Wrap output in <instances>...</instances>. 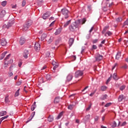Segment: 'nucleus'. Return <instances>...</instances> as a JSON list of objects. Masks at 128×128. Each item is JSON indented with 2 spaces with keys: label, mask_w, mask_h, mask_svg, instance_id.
Here are the masks:
<instances>
[{
  "label": "nucleus",
  "mask_w": 128,
  "mask_h": 128,
  "mask_svg": "<svg viewBox=\"0 0 128 128\" xmlns=\"http://www.w3.org/2000/svg\"><path fill=\"white\" fill-rule=\"evenodd\" d=\"M80 26V20L78 19L73 22L70 26H69V30L70 32H74L76 28H79Z\"/></svg>",
  "instance_id": "f257e3e1"
},
{
  "label": "nucleus",
  "mask_w": 128,
  "mask_h": 128,
  "mask_svg": "<svg viewBox=\"0 0 128 128\" xmlns=\"http://www.w3.org/2000/svg\"><path fill=\"white\" fill-rule=\"evenodd\" d=\"M32 24V20H28L26 22V23L23 26V30L24 32H26V30H28V28H30V26Z\"/></svg>",
  "instance_id": "f03ea898"
},
{
  "label": "nucleus",
  "mask_w": 128,
  "mask_h": 128,
  "mask_svg": "<svg viewBox=\"0 0 128 128\" xmlns=\"http://www.w3.org/2000/svg\"><path fill=\"white\" fill-rule=\"evenodd\" d=\"M14 24V19L13 18L11 20H10L9 22H8L7 24H4L2 26V28L8 29L10 28H12V24Z\"/></svg>",
  "instance_id": "7ed1b4c3"
},
{
  "label": "nucleus",
  "mask_w": 128,
  "mask_h": 128,
  "mask_svg": "<svg viewBox=\"0 0 128 128\" xmlns=\"http://www.w3.org/2000/svg\"><path fill=\"white\" fill-rule=\"evenodd\" d=\"M61 12L62 14V15L64 16V18L66 20V18H68V10L66 8H63L62 9Z\"/></svg>",
  "instance_id": "20e7f679"
},
{
  "label": "nucleus",
  "mask_w": 128,
  "mask_h": 128,
  "mask_svg": "<svg viewBox=\"0 0 128 128\" xmlns=\"http://www.w3.org/2000/svg\"><path fill=\"white\" fill-rule=\"evenodd\" d=\"M50 16V12L48 11L44 13L42 16L43 20H46V18H48Z\"/></svg>",
  "instance_id": "39448f33"
},
{
  "label": "nucleus",
  "mask_w": 128,
  "mask_h": 128,
  "mask_svg": "<svg viewBox=\"0 0 128 128\" xmlns=\"http://www.w3.org/2000/svg\"><path fill=\"white\" fill-rule=\"evenodd\" d=\"M34 48L36 52H38L40 50V44L38 43H36L34 44Z\"/></svg>",
  "instance_id": "423d86ee"
},
{
  "label": "nucleus",
  "mask_w": 128,
  "mask_h": 128,
  "mask_svg": "<svg viewBox=\"0 0 128 128\" xmlns=\"http://www.w3.org/2000/svg\"><path fill=\"white\" fill-rule=\"evenodd\" d=\"M0 40V44L2 46H6V44H8V42H6V39L2 38Z\"/></svg>",
  "instance_id": "0eeeda50"
},
{
  "label": "nucleus",
  "mask_w": 128,
  "mask_h": 128,
  "mask_svg": "<svg viewBox=\"0 0 128 128\" xmlns=\"http://www.w3.org/2000/svg\"><path fill=\"white\" fill-rule=\"evenodd\" d=\"M103 58V56L102 55H100L99 54H98L96 59V60L97 62H100L101 61Z\"/></svg>",
  "instance_id": "6e6552de"
},
{
  "label": "nucleus",
  "mask_w": 128,
  "mask_h": 128,
  "mask_svg": "<svg viewBox=\"0 0 128 128\" xmlns=\"http://www.w3.org/2000/svg\"><path fill=\"white\" fill-rule=\"evenodd\" d=\"M74 42V38H70L69 39L68 44H69L70 48V46H72Z\"/></svg>",
  "instance_id": "1a4fd4ad"
},
{
  "label": "nucleus",
  "mask_w": 128,
  "mask_h": 128,
  "mask_svg": "<svg viewBox=\"0 0 128 128\" xmlns=\"http://www.w3.org/2000/svg\"><path fill=\"white\" fill-rule=\"evenodd\" d=\"M28 50H25L23 54V56L24 58H28Z\"/></svg>",
  "instance_id": "9d476101"
},
{
  "label": "nucleus",
  "mask_w": 128,
  "mask_h": 128,
  "mask_svg": "<svg viewBox=\"0 0 128 128\" xmlns=\"http://www.w3.org/2000/svg\"><path fill=\"white\" fill-rule=\"evenodd\" d=\"M26 42V38L24 37H21L20 40V44L21 46H22Z\"/></svg>",
  "instance_id": "9b49d317"
},
{
  "label": "nucleus",
  "mask_w": 128,
  "mask_h": 128,
  "mask_svg": "<svg viewBox=\"0 0 128 128\" xmlns=\"http://www.w3.org/2000/svg\"><path fill=\"white\" fill-rule=\"evenodd\" d=\"M6 10H2L0 13V18H3L4 17V16H6Z\"/></svg>",
  "instance_id": "f8f14e48"
},
{
  "label": "nucleus",
  "mask_w": 128,
  "mask_h": 128,
  "mask_svg": "<svg viewBox=\"0 0 128 128\" xmlns=\"http://www.w3.org/2000/svg\"><path fill=\"white\" fill-rule=\"evenodd\" d=\"M8 54V51H6L3 53L2 54L0 58V60H4V57L6 56V54Z\"/></svg>",
  "instance_id": "ddd939ff"
},
{
  "label": "nucleus",
  "mask_w": 128,
  "mask_h": 128,
  "mask_svg": "<svg viewBox=\"0 0 128 128\" xmlns=\"http://www.w3.org/2000/svg\"><path fill=\"white\" fill-rule=\"evenodd\" d=\"M54 104H58L60 102V97L57 96L55 98L54 101Z\"/></svg>",
  "instance_id": "4468645a"
},
{
  "label": "nucleus",
  "mask_w": 128,
  "mask_h": 128,
  "mask_svg": "<svg viewBox=\"0 0 128 128\" xmlns=\"http://www.w3.org/2000/svg\"><path fill=\"white\" fill-rule=\"evenodd\" d=\"M67 82H70L72 80V74H68L67 76Z\"/></svg>",
  "instance_id": "2eb2a0df"
},
{
  "label": "nucleus",
  "mask_w": 128,
  "mask_h": 128,
  "mask_svg": "<svg viewBox=\"0 0 128 128\" xmlns=\"http://www.w3.org/2000/svg\"><path fill=\"white\" fill-rule=\"evenodd\" d=\"M80 76V70H78L75 73V78H78Z\"/></svg>",
  "instance_id": "dca6fc26"
},
{
  "label": "nucleus",
  "mask_w": 128,
  "mask_h": 128,
  "mask_svg": "<svg viewBox=\"0 0 128 128\" xmlns=\"http://www.w3.org/2000/svg\"><path fill=\"white\" fill-rule=\"evenodd\" d=\"M12 62H14V60H12V59H10V60L8 61L7 63L4 62V66H8V64H12Z\"/></svg>",
  "instance_id": "f3484780"
},
{
  "label": "nucleus",
  "mask_w": 128,
  "mask_h": 128,
  "mask_svg": "<svg viewBox=\"0 0 128 128\" xmlns=\"http://www.w3.org/2000/svg\"><path fill=\"white\" fill-rule=\"evenodd\" d=\"M61 32H62L61 28H58V30H56L54 34H55L56 36H58V34H60Z\"/></svg>",
  "instance_id": "a211bd4d"
},
{
  "label": "nucleus",
  "mask_w": 128,
  "mask_h": 128,
  "mask_svg": "<svg viewBox=\"0 0 128 128\" xmlns=\"http://www.w3.org/2000/svg\"><path fill=\"white\" fill-rule=\"evenodd\" d=\"M48 118L49 122H52L54 120V116L50 115L49 116Z\"/></svg>",
  "instance_id": "6ab92c4d"
},
{
  "label": "nucleus",
  "mask_w": 128,
  "mask_h": 128,
  "mask_svg": "<svg viewBox=\"0 0 128 128\" xmlns=\"http://www.w3.org/2000/svg\"><path fill=\"white\" fill-rule=\"evenodd\" d=\"M54 40V38L50 36L49 40L48 41V44H52V42Z\"/></svg>",
  "instance_id": "aec40b11"
},
{
  "label": "nucleus",
  "mask_w": 128,
  "mask_h": 128,
  "mask_svg": "<svg viewBox=\"0 0 128 128\" xmlns=\"http://www.w3.org/2000/svg\"><path fill=\"white\" fill-rule=\"evenodd\" d=\"M72 22V20H69L68 21H67L64 24V28H66V26H68V24H70V22Z\"/></svg>",
  "instance_id": "412c9836"
},
{
  "label": "nucleus",
  "mask_w": 128,
  "mask_h": 128,
  "mask_svg": "<svg viewBox=\"0 0 128 128\" xmlns=\"http://www.w3.org/2000/svg\"><path fill=\"white\" fill-rule=\"evenodd\" d=\"M46 34H42L41 38H40V40H44V39L46 38Z\"/></svg>",
  "instance_id": "4be33fe9"
},
{
  "label": "nucleus",
  "mask_w": 128,
  "mask_h": 128,
  "mask_svg": "<svg viewBox=\"0 0 128 128\" xmlns=\"http://www.w3.org/2000/svg\"><path fill=\"white\" fill-rule=\"evenodd\" d=\"M16 68V64H11L9 68L10 72H12V68Z\"/></svg>",
  "instance_id": "5701e85b"
},
{
  "label": "nucleus",
  "mask_w": 128,
  "mask_h": 128,
  "mask_svg": "<svg viewBox=\"0 0 128 128\" xmlns=\"http://www.w3.org/2000/svg\"><path fill=\"white\" fill-rule=\"evenodd\" d=\"M90 114H88L87 116H86L84 118V120H85V121H86V120H88L90 118Z\"/></svg>",
  "instance_id": "b1692460"
},
{
  "label": "nucleus",
  "mask_w": 128,
  "mask_h": 128,
  "mask_svg": "<svg viewBox=\"0 0 128 128\" xmlns=\"http://www.w3.org/2000/svg\"><path fill=\"white\" fill-rule=\"evenodd\" d=\"M123 99H124V95L123 94L120 95L118 98V100L120 102H122Z\"/></svg>",
  "instance_id": "393cba45"
},
{
  "label": "nucleus",
  "mask_w": 128,
  "mask_h": 128,
  "mask_svg": "<svg viewBox=\"0 0 128 128\" xmlns=\"http://www.w3.org/2000/svg\"><path fill=\"white\" fill-rule=\"evenodd\" d=\"M108 98V95L107 94H104L102 96V98H100L101 100H106Z\"/></svg>",
  "instance_id": "a878e982"
},
{
  "label": "nucleus",
  "mask_w": 128,
  "mask_h": 128,
  "mask_svg": "<svg viewBox=\"0 0 128 128\" xmlns=\"http://www.w3.org/2000/svg\"><path fill=\"white\" fill-rule=\"evenodd\" d=\"M108 88L106 86H102L100 88V90L102 92L106 91L107 90Z\"/></svg>",
  "instance_id": "bb28decb"
},
{
  "label": "nucleus",
  "mask_w": 128,
  "mask_h": 128,
  "mask_svg": "<svg viewBox=\"0 0 128 128\" xmlns=\"http://www.w3.org/2000/svg\"><path fill=\"white\" fill-rule=\"evenodd\" d=\"M36 2L38 4V6H40L42 4V2H44V0H38Z\"/></svg>",
  "instance_id": "cd10ccee"
},
{
  "label": "nucleus",
  "mask_w": 128,
  "mask_h": 128,
  "mask_svg": "<svg viewBox=\"0 0 128 128\" xmlns=\"http://www.w3.org/2000/svg\"><path fill=\"white\" fill-rule=\"evenodd\" d=\"M6 111H2L0 112V116H6Z\"/></svg>",
  "instance_id": "c85d7f7f"
},
{
  "label": "nucleus",
  "mask_w": 128,
  "mask_h": 128,
  "mask_svg": "<svg viewBox=\"0 0 128 128\" xmlns=\"http://www.w3.org/2000/svg\"><path fill=\"white\" fill-rule=\"evenodd\" d=\"M126 122H123L122 124H121V122H118V126H125L126 124Z\"/></svg>",
  "instance_id": "c756f323"
},
{
  "label": "nucleus",
  "mask_w": 128,
  "mask_h": 128,
  "mask_svg": "<svg viewBox=\"0 0 128 128\" xmlns=\"http://www.w3.org/2000/svg\"><path fill=\"white\" fill-rule=\"evenodd\" d=\"M120 56H121L120 52H118L116 55V60H118Z\"/></svg>",
  "instance_id": "7c9ffc66"
},
{
  "label": "nucleus",
  "mask_w": 128,
  "mask_h": 128,
  "mask_svg": "<svg viewBox=\"0 0 128 128\" xmlns=\"http://www.w3.org/2000/svg\"><path fill=\"white\" fill-rule=\"evenodd\" d=\"M112 127V128H115L116 127V122L115 121H114L112 124H111Z\"/></svg>",
  "instance_id": "2f4dec72"
},
{
  "label": "nucleus",
  "mask_w": 128,
  "mask_h": 128,
  "mask_svg": "<svg viewBox=\"0 0 128 128\" xmlns=\"http://www.w3.org/2000/svg\"><path fill=\"white\" fill-rule=\"evenodd\" d=\"M20 88L18 90L15 92L14 96H20Z\"/></svg>",
  "instance_id": "473e14b6"
},
{
  "label": "nucleus",
  "mask_w": 128,
  "mask_h": 128,
  "mask_svg": "<svg viewBox=\"0 0 128 128\" xmlns=\"http://www.w3.org/2000/svg\"><path fill=\"white\" fill-rule=\"evenodd\" d=\"M108 28V26H105L104 28V30H103L102 31V34H104L107 30Z\"/></svg>",
  "instance_id": "72a5a7b5"
},
{
  "label": "nucleus",
  "mask_w": 128,
  "mask_h": 128,
  "mask_svg": "<svg viewBox=\"0 0 128 128\" xmlns=\"http://www.w3.org/2000/svg\"><path fill=\"white\" fill-rule=\"evenodd\" d=\"M112 35V33L110 32V31H108V32H106V33L104 36H110Z\"/></svg>",
  "instance_id": "f704fd0d"
},
{
  "label": "nucleus",
  "mask_w": 128,
  "mask_h": 128,
  "mask_svg": "<svg viewBox=\"0 0 128 128\" xmlns=\"http://www.w3.org/2000/svg\"><path fill=\"white\" fill-rule=\"evenodd\" d=\"M62 116V112H60L56 118V120H60V118Z\"/></svg>",
  "instance_id": "c9c22d12"
},
{
  "label": "nucleus",
  "mask_w": 128,
  "mask_h": 128,
  "mask_svg": "<svg viewBox=\"0 0 128 128\" xmlns=\"http://www.w3.org/2000/svg\"><path fill=\"white\" fill-rule=\"evenodd\" d=\"M122 18L120 17V18H116V22H121L122 21Z\"/></svg>",
  "instance_id": "e433bc0d"
},
{
  "label": "nucleus",
  "mask_w": 128,
  "mask_h": 128,
  "mask_svg": "<svg viewBox=\"0 0 128 128\" xmlns=\"http://www.w3.org/2000/svg\"><path fill=\"white\" fill-rule=\"evenodd\" d=\"M7 2H8L6 1H3L2 2L1 4L2 6H6Z\"/></svg>",
  "instance_id": "4c0bfd02"
},
{
  "label": "nucleus",
  "mask_w": 128,
  "mask_h": 128,
  "mask_svg": "<svg viewBox=\"0 0 128 128\" xmlns=\"http://www.w3.org/2000/svg\"><path fill=\"white\" fill-rule=\"evenodd\" d=\"M68 110H72V108H74V105L73 104H70L68 106Z\"/></svg>",
  "instance_id": "58836bf2"
},
{
  "label": "nucleus",
  "mask_w": 128,
  "mask_h": 128,
  "mask_svg": "<svg viewBox=\"0 0 128 128\" xmlns=\"http://www.w3.org/2000/svg\"><path fill=\"white\" fill-rule=\"evenodd\" d=\"M46 78L48 80H52V78H50V74L46 75Z\"/></svg>",
  "instance_id": "ea45409f"
},
{
  "label": "nucleus",
  "mask_w": 128,
  "mask_h": 128,
  "mask_svg": "<svg viewBox=\"0 0 128 128\" xmlns=\"http://www.w3.org/2000/svg\"><path fill=\"white\" fill-rule=\"evenodd\" d=\"M125 88H126V86L124 85H123L120 87V90L121 91H122L125 89Z\"/></svg>",
  "instance_id": "a19ab883"
},
{
  "label": "nucleus",
  "mask_w": 128,
  "mask_h": 128,
  "mask_svg": "<svg viewBox=\"0 0 128 128\" xmlns=\"http://www.w3.org/2000/svg\"><path fill=\"white\" fill-rule=\"evenodd\" d=\"M52 64L53 66H58V63H56V62L54 60L52 61Z\"/></svg>",
  "instance_id": "79ce46f5"
},
{
  "label": "nucleus",
  "mask_w": 128,
  "mask_h": 128,
  "mask_svg": "<svg viewBox=\"0 0 128 128\" xmlns=\"http://www.w3.org/2000/svg\"><path fill=\"white\" fill-rule=\"evenodd\" d=\"M36 106H34V105L32 106L31 110H32V112H34V110L36 109Z\"/></svg>",
  "instance_id": "37998d69"
},
{
  "label": "nucleus",
  "mask_w": 128,
  "mask_h": 128,
  "mask_svg": "<svg viewBox=\"0 0 128 128\" xmlns=\"http://www.w3.org/2000/svg\"><path fill=\"white\" fill-rule=\"evenodd\" d=\"M112 78H113L114 80H117L118 78H116V74H114V75H113Z\"/></svg>",
  "instance_id": "c03bdc74"
},
{
  "label": "nucleus",
  "mask_w": 128,
  "mask_h": 128,
  "mask_svg": "<svg viewBox=\"0 0 128 128\" xmlns=\"http://www.w3.org/2000/svg\"><path fill=\"white\" fill-rule=\"evenodd\" d=\"M111 105L112 103H107L106 104V105H104V106L108 108V106H110Z\"/></svg>",
  "instance_id": "a18cd8bd"
},
{
  "label": "nucleus",
  "mask_w": 128,
  "mask_h": 128,
  "mask_svg": "<svg viewBox=\"0 0 128 128\" xmlns=\"http://www.w3.org/2000/svg\"><path fill=\"white\" fill-rule=\"evenodd\" d=\"M60 39H58L57 40H56V42H55V44L56 46H58V44L60 43Z\"/></svg>",
  "instance_id": "49530a36"
},
{
  "label": "nucleus",
  "mask_w": 128,
  "mask_h": 128,
  "mask_svg": "<svg viewBox=\"0 0 128 128\" xmlns=\"http://www.w3.org/2000/svg\"><path fill=\"white\" fill-rule=\"evenodd\" d=\"M10 58V54H8L6 58H4V60H8Z\"/></svg>",
  "instance_id": "de8ad7c7"
},
{
  "label": "nucleus",
  "mask_w": 128,
  "mask_h": 128,
  "mask_svg": "<svg viewBox=\"0 0 128 128\" xmlns=\"http://www.w3.org/2000/svg\"><path fill=\"white\" fill-rule=\"evenodd\" d=\"M10 102L8 101V96H6L5 98V102Z\"/></svg>",
  "instance_id": "09e8293b"
},
{
  "label": "nucleus",
  "mask_w": 128,
  "mask_h": 128,
  "mask_svg": "<svg viewBox=\"0 0 128 128\" xmlns=\"http://www.w3.org/2000/svg\"><path fill=\"white\" fill-rule=\"evenodd\" d=\"M32 120V117H30L28 118V120L26 122V124H28V122H30V120Z\"/></svg>",
  "instance_id": "8fccbe9b"
},
{
  "label": "nucleus",
  "mask_w": 128,
  "mask_h": 128,
  "mask_svg": "<svg viewBox=\"0 0 128 128\" xmlns=\"http://www.w3.org/2000/svg\"><path fill=\"white\" fill-rule=\"evenodd\" d=\"M122 68H123V69H126L128 68V66L126 64H124V66H122V67H121Z\"/></svg>",
  "instance_id": "3c124183"
},
{
  "label": "nucleus",
  "mask_w": 128,
  "mask_h": 128,
  "mask_svg": "<svg viewBox=\"0 0 128 128\" xmlns=\"http://www.w3.org/2000/svg\"><path fill=\"white\" fill-rule=\"evenodd\" d=\"M36 114V112H34L32 113L30 117L32 118H34V115Z\"/></svg>",
  "instance_id": "603ef678"
},
{
  "label": "nucleus",
  "mask_w": 128,
  "mask_h": 128,
  "mask_svg": "<svg viewBox=\"0 0 128 128\" xmlns=\"http://www.w3.org/2000/svg\"><path fill=\"white\" fill-rule=\"evenodd\" d=\"M96 91V90H94V92H92V93L90 94V96L91 97L93 96L95 94Z\"/></svg>",
  "instance_id": "864d4df0"
},
{
  "label": "nucleus",
  "mask_w": 128,
  "mask_h": 128,
  "mask_svg": "<svg viewBox=\"0 0 128 128\" xmlns=\"http://www.w3.org/2000/svg\"><path fill=\"white\" fill-rule=\"evenodd\" d=\"M26 0H24L22 2V6H26Z\"/></svg>",
  "instance_id": "5fc2aeb1"
},
{
  "label": "nucleus",
  "mask_w": 128,
  "mask_h": 128,
  "mask_svg": "<svg viewBox=\"0 0 128 128\" xmlns=\"http://www.w3.org/2000/svg\"><path fill=\"white\" fill-rule=\"evenodd\" d=\"M8 118V115H7L6 116H4V117H2L1 118V119L2 120H6V118Z\"/></svg>",
  "instance_id": "6e6d98bb"
},
{
  "label": "nucleus",
  "mask_w": 128,
  "mask_h": 128,
  "mask_svg": "<svg viewBox=\"0 0 128 128\" xmlns=\"http://www.w3.org/2000/svg\"><path fill=\"white\" fill-rule=\"evenodd\" d=\"M112 76H110V77L107 80V81L106 82V84H108L110 81V80H112Z\"/></svg>",
  "instance_id": "4d7b16f0"
},
{
  "label": "nucleus",
  "mask_w": 128,
  "mask_h": 128,
  "mask_svg": "<svg viewBox=\"0 0 128 128\" xmlns=\"http://www.w3.org/2000/svg\"><path fill=\"white\" fill-rule=\"evenodd\" d=\"M92 104H90V105H89L88 107L86 108L87 111L90 110L92 108Z\"/></svg>",
  "instance_id": "13d9d810"
},
{
  "label": "nucleus",
  "mask_w": 128,
  "mask_h": 128,
  "mask_svg": "<svg viewBox=\"0 0 128 128\" xmlns=\"http://www.w3.org/2000/svg\"><path fill=\"white\" fill-rule=\"evenodd\" d=\"M82 22V24H84L86 22V18H84Z\"/></svg>",
  "instance_id": "bf43d9fd"
},
{
  "label": "nucleus",
  "mask_w": 128,
  "mask_h": 128,
  "mask_svg": "<svg viewBox=\"0 0 128 128\" xmlns=\"http://www.w3.org/2000/svg\"><path fill=\"white\" fill-rule=\"evenodd\" d=\"M124 26H128V18L126 20V21L124 22Z\"/></svg>",
  "instance_id": "052dcab7"
},
{
  "label": "nucleus",
  "mask_w": 128,
  "mask_h": 128,
  "mask_svg": "<svg viewBox=\"0 0 128 128\" xmlns=\"http://www.w3.org/2000/svg\"><path fill=\"white\" fill-rule=\"evenodd\" d=\"M118 66V63H116L114 65V66H113L112 68V70H114L116 67Z\"/></svg>",
  "instance_id": "680f3d73"
},
{
  "label": "nucleus",
  "mask_w": 128,
  "mask_h": 128,
  "mask_svg": "<svg viewBox=\"0 0 128 128\" xmlns=\"http://www.w3.org/2000/svg\"><path fill=\"white\" fill-rule=\"evenodd\" d=\"M46 56H47L48 58H49V57H50V53L48 52H47L46 53Z\"/></svg>",
  "instance_id": "e2e57ef3"
},
{
  "label": "nucleus",
  "mask_w": 128,
  "mask_h": 128,
  "mask_svg": "<svg viewBox=\"0 0 128 128\" xmlns=\"http://www.w3.org/2000/svg\"><path fill=\"white\" fill-rule=\"evenodd\" d=\"M58 68V65H56V66H54L53 70H56V68Z\"/></svg>",
  "instance_id": "0e129e2a"
},
{
  "label": "nucleus",
  "mask_w": 128,
  "mask_h": 128,
  "mask_svg": "<svg viewBox=\"0 0 128 128\" xmlns=\"http://www.w3.org/2000/svg\"><path fill=\"white\" fill-rule=\"evenodd\" d=\"M54 22H56V21H54L52 22L50 25V26H54Z\"/></svg>",
  "instance_id": "69168bd1"
},
{
  "label": "nucleus",
  "mask_w": 128,
  "mask_h": 128,
  "mask_svg": "<svg viewBox=\"0 0 128 128\" xmlns=\"http://www.w3.org/2000/svg\"><path fill=\"white\" fill-rule=\"evenodd\" d=\"M98 119H99V117L98 116H96V118H94V120H95V121H98Z\"/></svg>",
  "instance_id": "338daca9"
},
{
  "label": "nucleus",
  "mask_w": 128,
  "mask_h": 128,
  "mask_svg": "<svg viewBox=\"0 0 128 128\" xmlns=\"http://www.w3.org/2000/svg\"><path fill=\"white\" fill-rule=\"evenodd\" d=\"M12 8H16V4H15V5H12Z\"/></svg>",
  "instance_id": "774afa93"
}]
</instances>
